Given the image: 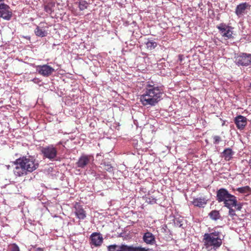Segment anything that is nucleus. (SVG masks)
I'll return each mask as SVG.
<instances>
[{
    "label": "nucleus",
    "instance_id": "obj_23",
    "mask_svg": "<svg viewBox=\"0 0 251 251\" xmlns=\"http://www.w3.org/2000/svg\"><path fill=\"white\" fill-rule=\"evenodd\" d=\"M78 6L80 10H83L87 8L88 6V3L84 0H81L79 2Z\"/></svg>",
    "mask_w": 251,
    "mask_h": 251
},
{
    "label": "nucleus",
    "instance_id": "obj_28",
    "mask_svg": "<svg viewBox=\"0 0 251 251\" xmlns=\"http://www.w3.org/2000/svg\"><path fill=\"white\" fill-rule=\"evenodd\" d=\"M213 139L214 140V144H217L219 143L220 141L221 140V138L219 136H215L213 137Z\"/></svg>",
    "mask_w": 251,
    "mask_h": 251
},
{
    "label": "nucleus",
    "instance_id": "obj_12",
    "mask_svg": "<svg viewBox=\"0 0 251 251\" xmlns=\"http://www.w3.org/2000/svg\"><path fill=\"white\" fill-rule=\"evenodd\" d=\"M230 195L226 189L221 188L217 191V200L219 202H223L224 203Z\"/></svg>",
    "mask_w": 251,
    "mask_h": 251
},
{
    "label": "nucleus",
    "instance_id": "obj_2",
    "mask_svg": "<svg viewBox=\"0 0 251 251\" xmlns=\"http://www.w3.org/2000/svg\"><path fill=\"white\" fill-rule=\"evenodd\" d=\"M16 166L14 170L15 176H21L26 175L27 172H32L38 167V163L32 157L24 156L16 160Z\"/></svg>",
    "mask_w": 251,
    "mask_h": 251
},
{
    "label": "nucleus",
    "instance_id": "obj_24",
    "mask_svg": "<svg viewBox=\"0 0 251 251\" xmlns=\"http://www.w3.org/2000/svg\"><path fill=\"white\" fill-rule=\"evenodd\" d=\"M10 251H20L19 248L15 244H12L10 246Z\"/></svg>",
    "mask_w": 251,
    "mask_h": 251
},
{
    "label": "nucleus",
    "instance_id": "obj_9",
    "mask_svg": "<svg viewBox=\"0 0 251 251\" xmlns=\"http://www.w3.org/2000/svg\"><path fill=\"white\" fill-rule=\"evenodd\" d=\"M36 71L44 76H49L54 71V69L47 65H38L36 67Z\"/></svg>",
    "mask_w": 251,
    "mask_h": 251
},
{
    "label": "nucleus",
    "instance_id": "obj_20",
    "mask_svg": "<svg viewBox=\"0 0 251 251\" xmlns=\"http://www.w3.org/2000/svg\"><path fill=\"white\" fill-rule=\"evenodd\" d=\"M209 216L210 218L213 220L216 221L218 219H219L220 218V215L218 211L217 210H212L209 214Z\"/></svg>",
    "mask_w": 251,
    "mask_h": 251
},
{
    "label": "nucleus",
    "instance_id": "obj_25",
    "mask_svg": "<svg viewBox=\"0 0 251 251\" xmlns=\"http://www.w3.org/2000/svg\"><path fill=\"white\" fill-rule=\"evenodd\" d=\"M103 165L104 170H105L107 171H109V172H111L112 170V166L110 164H106L105 163H104L103 164Z\"/></svg>",
    "mask_w": 251,
    "mask_h": 251
},
{
    "label": "nucleus",
    "instance_id": "obj_21",
    "mask_svg": "<svg viewBox=\"0 0 251 251\" xmlns=\"http://www.w3.org/2000/svg\"><path fill=\"white\" fill-rule=\"evenodd\" d=\"M146 44L147 48L150 50L154 49L157 46V43L152 40L148 41Z\"/></svg>",
    "mask_w": 251,
    "mask_h": 251
},
{
    "label": "nucleus",
    "instance_id": "obj_11",
    "mask_svg": "<svg viewBox=\"0 0 251 251\" xmlns=\"http://www.w3.org/2000/svg\"><path fill=\"white\" fill-rule=\"evenodd\" d=\"M93 160L92 156L83 154L79 157L76 164L78 167L84 168Z\"/></svg>",
    "mask_w": 251,
    "mask_h": 251
},
{
    "label": "nucleus",
    "instance_id": "obj_15",
    "mask_svg": "<svg viewBox=\"0 0 251 251\" xmlns=\"http://www.w3.org/2000/svg\"><path fill=\"white\" fill-rule=\"evenodd\" d=\"M207 201L204 198H197L193 199L192 203L195 206L204 207L207 203Z\"/></svg>",
    "mask_w": 251,
    "mask_h": 251
},
{
    "label": "nucleus",
    "instance_id": "obj_19",
    "mask_svg": "<svg viewBox=\"0 0 251 251\" xmlns=\"http://www.w3.org/2000/svg\"><path fill=\"white\" fill-rule=\"evenodd\" d=\"M34 32L36 35L41 37L46 36L48 34L47 31L45 29L41 28L38 26L36 27Z\"/></svg>",
    "mask_w": 251,
    "mask_h": 251
},
{
    "label": "nucleus",
    "instance_id": "obj_6",
    "mask_svg": "<svg viewBox=\"0 0 251 251\" xmlns=\"http://www.w3.org/2000/svg\"><path fill=\"white\" fill-rule=\"evenodd\" d=\"M224 206L227 208L234 207L237 210H241L242 208V204L241 203H238L236 197L230 195L229 197L224 201Z\"/></svg>",
    "mask_w": 251,
    "mask_h": 251
},
{
    "label": "nucleus",
    "instance_id": "obj_14",
    "mask_svg": "<svg viewBox=\"0 0 251 251\" xmlns=\"http://www.w3.org/2000/svg\"><path fill=\"white\" fill-rule=\"evenodd\" d=\"M143 240L147 244L153 245L155 243V237L151 232H147L143 236Z\"/></svg>",
    "mask_w": 251,
    "mask_h": 251
},
{
    "label": "nucleus",
    "instance_id": "obj_18",
    "mask_svg": "<svg viewBox=\"0 0 251 251\" xmlns=\"http://www.w3.org/2000/svg\"><path fill=\"white\" fill-rule=\"evenodd\" d=\"M249 7V4L242 3L238 5L236 9V14L239 16L244 13L245 10Z\"/></svg>",
    "mask_w": 251,
    "mask_h": 251
},
{
    "label": "nucleus",
    "instance_id": "obj_22",
    "mask_svg": "<svg viewBox=\"0 0 251 251\" xmlns=\"http://www.w3.org/2000/svg\"><path fill=\"white\" fill-rule=\"evenodd\" d=\"M121 246L112 245L108 246V251H120Z\"/></svg>",
    "mask_w": 251,
    "mask_h": 251
},
{
    "label": "nucleus",
    "instance_id": "obj_26",
    "mask_svg": "<svg viewBox=\"0 0 251 251\" xmlns=\"http://www.w3.org/2000/svg\"><path fill=\"white\" fill-rule=\"evenodd\" d=\"M233 207L227 208L229 209L228 214L231 217L236 215L235 210L232 208Z\"/></svg>",
    "mask_w": 251,
    "mask_h": 251
},
{
    "label": "nucleus",
    "instance_id": "obj_4",
    "mask_svg": "<svg viewBox=\"0 0 251 251\" xmlns=\"http://www.w3.org/2000/svg\"><path fill=\"white\" fill-rule=\"evenodd\" d=\"M41 152L44 157L50 160H55L57 155V149L52 145L43 148Z\"/></svg>",
    "mask_w": 251,
    "mask_h": 251
},
{
    "label": "nucleus",
    "instance_id": "obj_3",
    "mask_svg": "<svg viewBox=\"0 0 251 251\" xmlns=\"http://www.w3.org/2000/svg\"><path fill=\"white\" fill-rule=\"evenodd\" d=\"M224 236L221 232L213 230L203 235V249L206 251H216L222 244Z\"/></svg>",
    "mask_w": 251,
    "mask_h": 251
},
{
    "label": "nucleus",
    "instance_id": "obj_1",
    "mask_svg": "<svg viewBox=\"0 0 251 251\" xmlns=\"http://www.w3.org/2000/svg\"><path fill=\"white\" fill-rule=\"evenodd\" d=\"M140 96L141 103L147 107L155 105L162 99V90L155 84H148Z\"/></svg>",
    "mask_w": 251,
    "mask_h": 251
},
{
    "label": "nucleus",
    "instance_id": "obj_29",
    "mask_svg": "<svg viewBox=\"0 0 251 251\" xmlns=\"http://www.w3.org/2000/svg\"><path fill=\"white\" fill-rule=\"evenodd\" d=\"M246 189L247 188L246 187L239 188L238 191L240 193H244Z\"/></svg>",
    "mask_w": 251,
    "mask_h": 251
},
{
    "label": "nucleus",
    "instance_id": "obj_17",
    "mask_svg": "<svg viewBox=\"0 0 251 251\" xmlns=\"http://www.w3.org/2000/svg\"><path fill=\"white\" fill-rule=\"evenodd\" d=\"M75 213L79 219H84L86 217V213L84 209L79 205L75 207Z\"/></svg>",
    "mask_w": 251,
    "mask_h": 251
},
{
    "label": "nucleus",
    "instance_id": "obj_31",
    "mask_svg": "<svg viewBox=\"0 0 251 251\" xmlns=\"http://www.w3.org/2000/svg\"><path fill=\"white\" fill-rule=\"evenodd\" d=\"M36 251H44V250L41 248H37L36 250Z\"/></svg>",
    "mask_w": 251,
    "mask_h": 251
},
{
    "label": "nucleus",
    "instance_id": "obj_13",
    "mask_svg": "<svg viewBox=\"0 0 251 251\" xmlns=\"http://www.w3.org/2000/svg\"><path fill=\"white\" fill-rule=\"evenodd\" d=\"M234 121L237 128L240 130L243 129L247 124V118L241 115L236 117Z\"/></svg>",
    "mask_w": 251,
    "mask_h": 251
},
{
    "label": "nucleus",
    "instance_id": "obj_10",
    "mask_svg": "<svg viewBox=\"0 0 251 251\" xmlns=\"http://www.w3.org/2000/svg\"><path fill=\"white\" fill-rule=\"evenodd\" d=\"M90 244L95 247L100 246L103 242V237L100 233L94 232L90 236Z\"/></svg>",
    "mask_w": 251,
    "mask_h": 251
},
{
    "label": "nucleus",
    "instance_id": "obj_8",
    "mask_svg": "<svg viewBox=\"0 0 251 251\" xmlns=\"http://www.w3.org/2000/svg\"><path fill=\"white\" fill-rule=\"evenodd\" d=\"M218 28L219 29L222 36L226 39L232 38L233 34V28L232 27L225 24H221L218 26Z\"/></svg>",
    "mask_w": 251,
    "mask_h": 251
},
{
    "label": "nucleus",
    "instance_id": "obj_5",
    "mask_svg": "<svg viewBox=\"0 0 251 251\" xmlns=\"http://www.w3.org/2000/svg\"><path fill=\"white\" fill-rule=\"evenodd\" d=\"M235 62L238 66H247L251 64V54L241 53L235 56Z\"/></svg>",
    "mask_w": 251,
    "mask_h": 251
},
{
    "label": "nucleus",
    "instance_id": "obj_16",
    "mask_svg": "<svg viewBox=\"0 0 251 251\" xmlns=\"http://www.w3.org/2000/svg\"><path fill=\"white\" fill-rule=\"evenodd\" d=\"M234 152L230 148L226 149L222 152V157L226 161H229L232 158Z\"/></svg>",
    "mask_w": 251,
    "mask_h": 251
},
{
    "label": "nucleus",
    "instance_id": "obj_7",
    "mask_svg": "<svg viewBox=\"0 0 251 251\" xmlns=\"http://www.w3.org/2000/svg\"><path fill=\"white\" fill-rule=\"evenodd\" d=\"M12 12L10 7L3 3L0 5V17L4 20L9 21L11 19Z\"/></svg>",
    "mask_w": 251,
    "mask_h": 251
},
{
    "label": "nucleus",
    "instance_id": "obj_30",
    "mask_svg": "<svg viewBox=\"0 0 251 251\" xmlns=\"http://www.w3.org/2000/svg\"><path fill=\"white\" fill-rule=\"evenodd\" d=\"M248 162L249 165L250 167V169H251V157H250Z\"/></svg>",
    "mask_w": 251,
    "mask_h": 251
},
{
    "label": "nucleus",
    "instance_id": "obj_27",
    "mask_svg": "<svg viewBox=\"0 0 251 251\" xmlns=\"http://www.w3.org/2000/svg\"><path fill=\"white\" fill-rule=\"evenodd\" d=\"M175 224L179 227H182L183 225L182 221L179 220L178 219H176Z\"/></svg>",
    "mask_w": 251,
    "mask_h": 251
}]
</instances>
